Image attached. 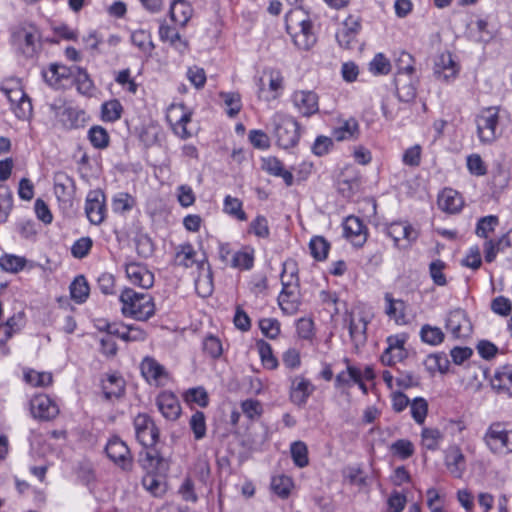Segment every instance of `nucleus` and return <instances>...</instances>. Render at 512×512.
<instances>
[{"mask_svg": "<svg viewBox=\"0 0 512 512\" xmlns=\"http://www.w3.org/2000/svg\"><path fill=\"white\" fill-rule=\"evenodd\" d=\"M510 246V239L503 235L497 240H488L484 243V257L486 262H492L499 251Z\"/></svg>", "mask_w": 512, "mask_h": 512, "instance_id": "nucleus-41", "label": "nucleus"}, {"mask_svg": "<svg viewBox=\"0 0 512 512\" xmlns=\"http://www.w3.org/2000/svg\"><path fill=\"white\" fill-rule=\"evenodd\" d=\"M108 458L123 470H131L133 467V456L127 444L119 437L109 439L105 447Z\"/></svg>", "mask_w": 512, "mask_h": 512, "instance_id": "nucleus-10", "label": "nucleus"}, {"mask_svg": "<svg viewBox=\"0 0 512 512\" xmlns=\"http://www.w3.org/2000/svg\"><path fill=\"white\" fill-rule=\"evenodd\" d=\"M126 276L133 285L149 289L154 284V275L144 265L129 263L125 268Z\"/></svg>", "mask_w": 512, "mask_h": 512, "instance_id": "nucleus-20", "label": "nucleus"}, {"mask_svg": "<svg viewBox=\"0 0 512 512\" xmlns=\"http://www.w3.org/2000/svg\"><path fill=\"white\" fill-rule=\"evenodd\" d=\"M443 439L444 435L438 428L424 427L421 431V445L427 450H438Z\"/></svg>", "mask_w": 512, "mask_h": 512, "instance_id": "nucleus-36", "label": "nucleus"}, {"mask_svg": "<svg viewBox=\"0 0 512 512\" xmlns=\"http://www.w3.org/2000/svg\"><path fill=\"white\" fill-rule=\"evenodd\" d=\"M491 386L498 392L512 396V366L505 365L497 369L491 378Z\"/></svg>", "mask_w": 512, "mask_h": 512, "instance_id": "nucleus-31", "label": "nucleus"}, {"mask_svg": "<svg viewBox=\"0 0 512 512\" xmlns=\"http://www.w3.org/2000/svg\"><path fill=\"white\" fill-rule=\"evenodd\" d=\"M123 107L121 103L116 100H110L102 105V119L107 122H115L121 118Z\"/></svg>", "mask_w": 512, "mask_h": 512, "instance_id": "nucleus-48", "label": "nucleus"}, {"mask_svg": "<svg viewBox=\"0 0 512 512\" xmlns=\"http://www.w3.org/2000/svg\"><path fill=\"white\" fill-rule=\"evenodd\" d=\"M446 329L454 338H467L472 333V324L465 310L457 308L449 312Z\"/></svg>", "mask_w": 512, "mask_h": 512, "instance_id": "nucleus-12", "label": "nucleus"}, {"mask_svg": "<svg viewBox=\"0 0 512 512\" xmlns=\"http://www.w3.org/2000/svg\"><path fill=\"white\" fill-rule=\"evenodd\" d=\"M89 285L83 275L77 276L70 284V295L76 303H83L89 296Z\"/></svg>", "mask_w": 512, "mask_h": 512, "instance_id": "nucleus-40", "label": "nucleus"}, {"mask_svg": "<svg viewBox=\"0 0 512 512\" xmlns=\"http://www.w3.org/2000/svg\"><path fill=\"white\" fill-rule=\"evenodd\" d=\"M136 439L144 448L153 447L159 439V430L146 413H139L133 421Z\"/></svg>", "mask_w": 512, "mask_h": 512, "instance_id": "nucleus-9", "label": "nucleus"}, {"mask_svg": "<svg viewBox=\"0 0 512 512\" xmlns=\"http://www.w3.org/2000/svg\"><path fill=\"white\" fill-rule=\"evenodd\" d=\"M23 313H17L7 319L6 322L0 324V353L4 356L10 353L7 346L8 340L17 333L23 325Z\"/></svg>", "mask_w": 512, "mask_h": 512, "instance_id": "nucleus-21", "label": "nucleus"}, {"mask_svg": "<svg viewBox=\"0 0 512 512\" xmlns=\"http://www.w3.org/2000/svg\"><path fill=\"white\" fill-rule=\"evenodd\" d=\"M385 301L387 303L385 313L390 319H393L397 324L406 323V305L404 301L400 299H394L391 294H385Z\"/></svg>", "mask_w": 512, "mask_h": 512, "instance_id": "nucleus-33", "label": "nucleus"}, {"mask_svg": "<svg viewBox=\"0 0 512 512\" xmlns=\"http://www.w3.org/2000/svg\"><path fill=\"white\" fill-rule=\"evenodd\" d=\"M132 43L137 46L144 54L150 55L154 49L151 35L145 30L134 31L131 35Z\"/></svg>", "mask_w": 512, "mask_h": 512, "instance_id": "nucleus-46", "label": "nucleus"}, {"mask_svg": "<svg viewBox=\"0 0 512 512\" xmlns=\"http://www.w3.org/2000/svg\"><path fill=\"white\" fill-rule=\"evenodd\" d=\"M288 265H283L281 274L282 291L278 297V303L282 311L288 315H293L298 311V276H296L294 269L291 272V281H286V271Z\"/></svg>", "mask_w": 512, "mask_h": 512, "instance_id": "nucleus-7", "label": "nucleus"}, {"mask_svg": "<svg viewBox=\"0 0 512 512\" xmlns=\"http://www.w3.org/2000/svg\"><path fill=\"white\" fill-rule=\"evenodd\" d=\"M460 66L453 59L450 52L440 53L434 62V75L444 81L455 79L459 73Z\"/></svg>", "mask_w": 512, "mask_h": 512, "instance_id": "nucleus-16", "label": "nucleus"}, {"mask_svg": "<svg viewBox=\"0 0 512 512\" xmlns=\"http://www.w3.org/2000/svg\"><path fill=\"white\" fill-rule=\"evenodd\" d=\"M386 233L394 241V245L401 249H407L417 239L418 233L408 223L393 222L386 228Z\"/></svg>", "mask_w": 512, "mask_h": 512, "instance_id": "nucleus-11", "label": "nucleus"}, {"mask_svg": "<svg viewBox=\"0 0 512 512\" xmlns=\"http://www.w3.org/2000/svg\"><path fill=\"white\" fill-rule=\"evenodd\" d=\"M354 381H360V370L354 366H347L346 371L337 374L335 378L336 387H348Z\"/></svg>", "mask_w": 512, "mask_h": 512, "instance_id": "nucleus-55", "label": "nucleus"}, {"mask_svg": "<svg viewBox=\"0 0 512 512\" xmlns=\"http://www.w3.org/2000/svg\"><path fill=\"white\" fill-rule=\"evenodd\" d=\"M103 393L106 399L120 398L125 391V381L117 375H110L103 382Z\"/></svg>", "mask_w": 512, "mask_h": 512, "instance_id": "nucleus-37", "label": "nucleus"}, {"mask_svg": "<svg viewBox=\"0 0 512 512\" xmlns=\"http://www.w3.org/2000/svg\"><path fill=\"white\" fill-rule=\"evenodd\" d=\"M158 410L162 416L170 421H175L181 414V406L178 398L169 391H164L159 394L156 399Z\"/></svg>", "mask_w": 512, "mask_h": 512, "instance_id": "nucleus-19", "label": "nucleus"}, {"mask_svg": "<svg viewBox=\"0 0 512 512\" xmlns=\"http://www.w3.org/2000/svg\"><path fill=\"white\" fill-rule=\"evenodd\" d=\"M73 77L79 93L83 95H92L95 86L86 69L74 66Z\"/></svg>", "mask_w": 512, "mask_h": 512, "instance_id": "nucleus-38", "label": "nucleus"}, {"mask_svg": "<svg viewBox=\"0 0 512 512\" xmlns=\"http://www.w3.org/2000/svg\"><path fill=\"white\" fill-rule=\"evenodd\" d=\"M345 321L348 323L349 334L352 342L356 345H363L367 340V325L369 319L362 313L354 311L347 314Z\"/></svg>", "mask_w": 512, "mask_h": 512, "instance_id": "nucleus-17", "label": "nucleus"}, {"mask_svg": "<svg viewBox=\"0 0 512 512\" xmlns=\"http://www.w3.org/2000/svg\"><path fill=\"white\" fill-rule=\"evenodd\" d=\"M292 486V479L284 475L275 476L271 481V489L281 498L289 496Z\"/></svg>", "mask_w": 512, "mask_h": 512, "instance_id": "nucleus-50", "label": "nucleus"}, {"mask_svg": "<svg viewBox=\"0 0 512 512\" xmlns=\"http://www.w3.org/2000/svg\"><path fill=\"white\" fill-rule=\"evenodd\" d=\"M254 264V252L252 249L237 251L232 255L230 266L238 269L249 270Z\"/></svg>", "mask_w": 512, "mask_h": 512, "instance_id": "nucleus-42", "label": "nucleus"}, {"mask_svg": "<svg viewBox=\"0 0 512 512\" xmlns=\"http://www.w3.org/2000/svg\"><path fill=\"white\" fill-rule=\"evenodd\" d=\"M295 109L304 117H310L319 111V97L310 90H296L291 96Z\"/></svg>", "mask_w": 512, "mask_h": 512, "instance_id": "nucleus-13", "label": "nucleus"}, {"mask_svg": "<svg viewBox=\"0 0 512 512\" xmlns=\"http://www.w3.org/2000/svg\"><path fill=\"white\" fill-rule=\"evenodd\" d=\"M262 364L268 369H276L278 367V360L273 355L272 347L264 340H259L256 343Z\"/></svg>", "mask_w": 512, "mask_h": 512, "instance_id": "nucleus-44", "label": "nucleus"}, {"mask_svg": "<svg viewBox=\"0 0 512 512\" xmlns=\"http://www.w3.org/2000/svg\"><path fill=\"white\" fill-rule=\"evenodd\" d=\"M39 32L31 24L20 25L12 34V42L26 57H33L37 52Z\"/></svg>", "mask_w": 512, "mask_h": 512, "instance_id": "nucleus-8", "label": "nucleus"}, {"mask_svg": "<svg viewBox=\"0 0 512 512\" xmlns=\"http://www.w3.org/2000/svg\"><path fill=\"white\" fill-rule=\"evenodd\" d=\"M390 449L394 455H397L401 459H407L414 454V445L407 439L395 441Z\"/></svg>", "mask_w": 512, "mask_h": 512, "instance_id": "nucleus-62", "label": "nucleus"}, {"mask_svg": "<svg viewBox=\"0 0 512 512\" xmlns=\"http://www.w3.org/2000/svg\"><path fill=\"white\" fill-rule=\"evenodd\" d=\"M140 368L143 377L150 383L159 384L163 378L167 377L165 368L152 357H145Z\"/></svg>", "mask_w": 512, "mask_h": 512, "instance_id": "nucleus-29", "label": "nucleus"}, {"mask_svg": "<svg viewBox=\"0 0 512 512\" xmlns=\"http://www.w3.org/2000/svg\"><path fill=\"white\" fill-rule=\"evenodd\" d=\"M271 126L278 146L288 149L298 143L299 123L291 116L275 113L271 119Z\"/></svg>", "mask_w": 512, "mask_h": 512, "instance_id": "nucleus-3", "label": "nucleus"}, {"mask_svg": "<svg viewBox=\"0 0 512 512\" xmlns=\"http://www.w3.org/2000/svg\"><path fill=\"white\" fill-rule=\"evenodd\" d=\"M145 448V451L140 453L139 462L141 466L148 472H159L167 469L166 460L155 449Z\"/></svg>", "mask_w": 512, "mask_h": 512, "instance_id": "nucleus-30", "label": "nucleus"}, {"mask_svg": "<svg viewBox=\"0 0 512 512\" xmlns=\"http://www.w3.org/2000/svg\"><path fill=\"white\" fill-rule=\"evenodd\" d=\"M361 28L360 17L349 16L343 23V28L336 34L339 45L350 49L355 43L356 36Z\"/></svg>", "mask_w": 512, "mask_h": 512, "instance_id": "nucleus-22", "label": "nucleus"}, {"mask_svg": "<svg viewBox=\"0 0 512 512\" xmlns=\"http://www.w3.org/2000/svg\"><path fill=\"white\" fill-rule=\"evenodd\" d=\"M122 314L138 321H146L155 313L153 298L148 293H138L131 288H125L120 295Z\"/></svg>", "mask_w": 512, "mask_h": 512, "instance_id": "nucleus-2", "label": "nucleus"}, {"mask_svg": "<svg viewBox=\"0 0 512 512\" xmlns=\"http://www.w3.org/2000/svg\"><path fill=\"white\" fill-rule=\"evenodd\" d=\"M498 225V218L496 216H486L481 218L476 227V234L479 237L488 238L489 234L494 231Z\"/></svg>", "mask_w": 512, "mask_h": 512, "instance_id": "nucleus-64", "label": "nucleus"}, {"mask_svg": "<svg viewBox=\"0 0 512 512\" xmlns=\"http://www.w3.org/2000/svg\"><path fill=\"white\" fill-rule=\"evenodd\" d=\"M477 136L482 144H492L499 134V108L495 106L483 108L475 118Z\"/></svg>", "mask_w": 512, "mask_h": 512, "instance_id": "nucleus-6", "label": "nucleus"}, {"mask_svg": "<svg viewBox=\"0 0 512 512\" xmlns=\"http://www.w3.org/2000/svg\"><path fill=\"white\" fill-rule=\"evenodd\" d=\"M105 196L99 190L88 193L85 203V213L92 224L98 225L105 217Z\"/></svg>", "mask_w": 512, "mask_h": 512, "instance_id": "nucleus-15", "label": "nucleus"}, {"mask_svg": "<svg viewBox=\"0 0 512 512\" xmlns=\"http://www.w3.org/2000/svg\"><path fill=\"white\" fill-rule=\"evenodd\" d=\"M464 205L459 192L451 188H445L438 196V206L441 210L454 214L458 213Z\"/></svg>", "mask_w": 512, "mask_h": 512, "instance_id": "nucleus-26", "label": "nucleus"}, {"mask_svg": "<svg viewBox=\"0 0 512 512\" xmlns=\"http://www.w3.org/2000/svg\"><path fill=\"white\" fill-rule=\"evenodd\" d=\"M420 336L423 342L429 345H438L444 340V333L439 327L424 325L421 328Z\"/></svg>", "mask_w": 512, "mask_h": 512, "instance_id": "nucleus-51", "label": "nucleus"}, {"mask_svg": "<svg viewBox=\"0 0 512 512\" xmlns=\"http://www.w3.org/2000/svg\"><path fill=\"white\" fill-rule=\"evenodd\" d=\"M262 168L271 175L282 177L287 186L293 184V175L284 169L280 160L276 157H267L262 160Z\"/></svg>", "mask_w": 512, "mask_h": 512, "instance_id": "nucleus-34", "label": "nucleus"}, {"mask_svg": "<svg viewBox=\"0 0 512 512\" xmlns=\"http://www.w3.org/2000/svg\"><path fill=\"white\" fill-rule=\"evenodd\" d=\"M484 443L496 455L512 453V429H507L501 422L492 423L486 430Z\"/></svg>", "mask_w": 512, "mask_h": 512, "instance_id": "nucleus-4", "label": "nucleus"}, {"mask_svg": "<svg viewBox=\"0 0 512 512\" xmlns=\"http://www.w3.org/2000/svg\"><path fill=\"white\" fill-rule=\"evenodd\" d=\"M428 412V403L424 398H415L411 402V415L416 423L423 424Z\"/></svg>", "mask_w": 512, "mask_h": 512, "instance_id": "nucleus-60", "label": "nucleus"}, {"mask_svg": "<svg viewBox=\"0 0 512 512\" xmlns=\"http://www.w3.org/2000/svg\"><path fill=\"white\" fill-rule=\"evenodd\" d=\"M365 227L362 221L355 216L346 218L343 224L344 236L354 245H362L366 241Z\"/></svg>", "mask_w": 512, "mask_h": 512, "instance_id": "nucleus-27", "label": "nucleus"}, {"mask_svg": "<svg viewBox=\"0 0 512 512\" xmlns=\"http://www.w3.org/2000/svg\"><path fill=\"white\" fill-rule=\"evenodd\" d=\"M311 255L318 261L326 259L330 248L329 242L322 236H315L310 240Z\"/></svg>", "mask_w": 512, "mask_h": 512, "instance_id": "nucleus-45", "label": "nucleus"}, {"mask_svg": "<svg viewBox=\"0 0 512 512\" xmlns=\"http://www.w3.org/2000/svg\"><path fill=\"white\" fill-rule=\"evenodd\" d=\"M11 103V107L19 119H28L32 115V103L30 98L24 92L19 80L11 79L6 81L1 87Z\"/></svg>", "mask_w": 512, "mask_h": 512, "instance_id": "nucleus-5", "label": "nucleus"}, {"mask_svg": "<svg viewBox=\"0 0 512 512\" xmlns=\"http://www.w3.org/2000/svg\"><path fill=\"white\" fill-rule=\"evenodd\" d=\"M88 136L91 144L97 149H104L109 145V134L101 126L91 127Z\"/></svg>", "mask_w": 512, "mask_h": 512, "instance_id": "nucleus-53", "label": "nucleus"}, {"mask_svg": "<svg viewBox=\"0 0 512 512\" xmlns=\"http://www.w3.org/2000/svg\"><path fill=\"white\" fill-rule=\"evenodd\" d=\"M203 351L213 359L221 356L223 352L220 339L213 335H208L203 340Z\"/></svg>", "mask_w": 512, "mask_h": 512, "instance_id": "nucleus-59", "label": "nucleus"}, {"mask_svg": "<svg viewBox=\"0 0 512 512\" xmlns=\"http://www.w3.org/2000/svg\"><path fill=\"white\" fill-rule=\"evenodd\" d=\"M189 426L196 440H201L206 436V418L203 412L196 411L189 420Z\"/></svg>", "mask_w": 512, "mask_h": 512, "instance_id": "nucleus-52", "label": "nucleus"}, {"mask_svg": "<svg viewBox=\"0 0 512 512\" xmlns=\"http://www.w3.org/2000/svg\"><path fill=\"white\" fill-rule=\"evenodd\" d=\"M286 30L294 45L300 50H310L316 43L309 15L301 7H295L286 14Z\"/></svg>", "mask_w": 512, "mask_h": 512, "instance_id": "nucleus-1", "label": "nucleus"}, {"mask_svg": "<svg viewBox=\"0 0 512 512\" xmlns=\"http://www.w3.org/2000/svg\"><path fill=\"white\" fill-rule=\"evenodd\" d=\"M445 465L453 477H462L466 470V459L459 446L448 447L445 452Z\"/></svg>", "mask_w": 512, "mask_h": 512, "instance_id": "nucleus-24", "label": "nucleus"}, {"mask_svg": "<svg viewBox=\"0 0 512 512\" xmlns=\"http://www.w3.org/2000/svg\"><path fill=\"white\" fill-rule=\"evenodd\" d=\"M75 182L65 172H57L54 175V193L57 199L64 203H70L75 194Z\"/></svg>", "mask_w": 512, "mask_h": 512, "instance_id": "nucleus-23", "label": "nucleus"}, {"mask_svg": "<svg viewBox=\"0 0 512 512\" xmlns=\"http://www.w3.org/2000/svg\"><path fill=\"white\" fill-rule=\"evenodd\" d=\"M193 15V8L186 0H175L170 7L171 20L181 27L186 26Z\"/></svg>", "mask_w": 512, "mask_h": 512, "instance_id": "nucleus-32", "label": "nucleus"}, {"mask_svg": "<svg viewBox=\"0 0 512 512\" xmlns=\"http://www.w3.org/2000/svg\"><path fill=\"white\" fill-rule=\"evenodd\" d=\"M224 211L240 221L247 220V215L242 209V202L237 198L227 196L224 200Z\"/></svg>", "mask_w": 512, "mask_h": 512, "instance_id": "nucleus-57", "label": "nucleus"}, {"mask_svg": "<svg viewBox=\"0 0 512 512\" xmlns=\"http://www.w3.org/2000/svg\"><path fill=\"white\" fill-rule=\"evenodd\" d=\"M249 232L253 233L258 238H268L270 230L266 217L258 215L254 220L251 221Z\"/></svg>", "mask_w": 512, "mask_h": 512, "instance_id": "nucleus-63", "label": "nucleus"}, {"mask_svg": "<svg viewBox=\"0 0 512 512\" xmlns=\"http://www.w3.org/2000/svg\"><path fill=\"white\" fill-rule=\"evenodd\" d=\"M159 36L162 41H168L171 45L180 51H184L188 47L187 41L182 40L176 29L169 25H160Z\"/></svg>", "mask_w": 512, "mask_h": 512, "instance_id": "nucleus-39", "label": "nucleus"}, {"mask_svg": "<svg viewBox=\"0 0 512 512\" xmlns=\"http://www.w3.org/2000/svg\"><path fill=\"white\" fill-rule=\"evenodd\" d=\"M148 472L142 479L144 488L154 496H159L165 491L164 483L154 474Z\"/></svg>", "mask_w": 512, "mask_h": 512, "instance_id": "nucleus-58", "label": "nucleus"}, {"mask_svg": "<svg viewBox=\"0 0 512 512\" xmlns=\"http://www.w3.org/2000/svg\"><path fill=\"white\" fill-rule=\"evenodd\" d=\"M414 62L415 60L410 53L406 51L400 52L396 59V74L413 75L415 72Z\"/></svg>", "mask_w": 512, "mask_h": 512, "instance_id": "nucleus-56", "label": "nucleus"}, {"mask_svg": "<svg viewBox=\"0 0 512 512\" xmlns=\"http://www.w3.org/2000/svg\"><path fill=\"white\" fill-rule=\"evenodd\" d=\"M359 133V124L354 118L345 120L339 127L333 130V136L337 141L357 139Z\"/></svg>", "mask_w": 512, "mask_h": 512, "instance_id": "nucleus-35", "label": "nucleus"}, {"mask_svg": "<svg viewBox=\"0 0 512 512\" xmlns=\"http://www.w3.org/2000/svg\"><path fill=\"white\" fill-rule=\"evenodd\" d=\"M136 204V200L128 193H118L113 199V209L115 212H125L131 210Z\"/></svg>", "mask_w": 512, "mask_h": 512, "instance_id": "nucleus-61", "label": "nucleus"}, {"mask_svg": "<svg viewBox=\"0 0 512 512\" xmlns=\"http://www.w3.org/2000/svg\"><path fill=\"white\" fill-rule=\"evenodd\" d=\"M395 86L400 101L410 102L416 97V83L413 75L396 74Z\"/></svg>", "mask_w": 512, "mask_h": 512, "instance_id": "nucleus-28", "label": "nucleus"}, {"mask_svg": "<svg viewBox=\"0 0 512 512\" xmlns=\"http://www.w3.org/2000/svg\"><path fill=\"white\" fill-rule=\"evenodd\" d=\"M195 256L196 252L191 244L180 245L175 254V262L188 268L196 262Z\"/></svg>", "mask_w": 512, "mask_h": 512, "instance_id": "nucleus-49", "label": "nucleus"}, {"mask_svg": "<svg viewBox=\"0 0 512 512\" xmlns=\"http://www.w3.org/2000/svg\"><path fill=\"white\" fill-rule=\"evenodd\" d=\"M24 257L16 256L13 254H5L0 257V267L7 272L17 273L22 270L26 265Z\"/></svg>", "mask_w": 512, "mask_h": 512, "instance_id": "nucleus-47", "label": "nucleus"}, {"mask_svg": "<svg viewBox=\"0 0 512 512\" xmlns=\"http://www.w3.org/2000/svg\"><path fill=\"white\" fill-rule=\"evenodd\" d=\"M219 96L223 99L225 105L228 107L227 114L229 117L236 116L241 108V96L237 92H220Z\"/></svg>", "mask_w": 512, "mask_h": 512, "instance_id": "nucleus-54", "label": "nucleus"}, {"mask_svg": "<svg viewBox=\"0 0 512 512\" xmlns=\"http://www.w3.org/2000/svg\"><path fill=\"white\" fill-rule=\"evenodd\" d=\"M290 452L292 460L297 467L303 468L309 464L308 448L303 441L293 442L290 447Z\"/></svg>", "mask_w": 512, "mask_h": 512, "instance_id": "nucleus-43", "label": "nucleus"}, {"mask_svg": "<svg viewBox=\"0 0 512 512\" xmlns=\"http://www.w3.org/2000/svg\"><path fill=\"white\" fill-rule=\"evenodd\" d=\"M31 413L34 418L49 421L59 414L57 404L47 395H37L30 402Z\"/></svg>", "mask_w": 512, "mask_h": 512, "instance_id": "nucleus-14", "label": "nucleus"}, {"mask_svg": "<svg viewBox=\"0 0 512 512\" xmlns=\"http://www.w3.org/2000/svg\"><path fill=\"white\" fill-rule=\"evenodd\" d=\"M167 119L173 126L175 134L182 139H187L191 133L187 130L186 125L191 121V113L185 111L184 105H172Z\"/></svg>", "mask_w": 512, "mask_h": 512, "instance_id": "nucleus-18", "label": "nucleus"}, {"mask_svg": "<svg viewBox=\"0 0 512 512\" xmlns=\"http://www.w3.org/2000/svg\"><path fill=\"white\" fill-rule=\"evenodd\" d=\"M313 391L314 386L308 379L297 376L292 381L290 399L296 405H304Z\"/></svg>", "mask_w": 512, "mask_h": 512, "instance_id": "nucleus-25", "label": "nucleus"}]
</instances>
